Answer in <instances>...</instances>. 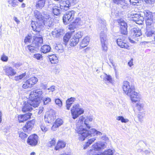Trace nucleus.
<instances>
[{
  "mask_svg": "<svg viewBox=\"0 0 155 155\" xmlns=\"http://www.w3.org/2000/svg\"><path fill=\"white\" fill-rule=\"evenodd\" d=\"M11 64L13 66L16 68L19 67L21 65V64L20 63H15L14 62H12Z\"/></svg>",
  "mask_w": 155,
  "mask_h": 155,
  "instance_id": "obj_63",
  "label": "nucleus"
},
{
  "mask_svg": "<svg viewBox=\"0 0 155 155\" xmlns=\"http://www.w3.org/2000/svg\"><path fill=\"white\" fill-rule=\"evenodd\" d=\"M1 59L3 61L6 62L8 61V58L7 56L3 54L2 55Z\"/></svg>",
  "mask_w": 155,
  "mask_h": 155,
  "instance_id": "obj_62",
  "label": "nucleus"
},
{
  "mask_svg": "<svg viewBox=\"0 0 155 155\" xmlns=\"http://www.w3.org/2000/svg\"><path fill=\"white\" fill-rule=\"evenodd\" d=\"M38 137L36 134H34L30 136L28 138L27 143L31 146H35L38 143Z\"/></svg>",
  "mask_w": 155,
  "mask_h": 155,
  "instance_id": "obj_13",
  "label": "nucleus"
},
{
  "mask_svg": "<svg viewBox=\"0 0 155 155\" xmlns=\"http://www.w3.org/2000/svg\"><path fill=\"white\" fill-rule=\"evenodd\" d=\"M51 100L49 97H45L43 98V101L44 105H47L51 101Z\"/></svg>",
  "mask_w": 155,
  "mask_h": 155,
  "instance_id": "obj_51",
  "label": "nucleus"
},
{
  "mask_svg": "<svg viewBox=\"0 0 155 155\" xmlns=\"http://www.w3.org/2000/svg\"><path fill=\"white\" fill-rule=\"evenodd\" d=\"M90 41L89 37H85L81 42L80 46L82 48H84L87 46L89 43Z\"/></svg>",
  "mask_w": 155,
  "mask_h": 155,
  "instance_id": "obj_25",
  "label": "nucleus"
},
{
  "mask_svg": "<svg viewBox=\"0 0 155 155\" xmlns=\"http://www.w3.org/2000/svg\"><path fill=\"white\" fill-rule=\"evenodd\" d=\"M117 22L119 25L120 26V28L127 26V23L122 19H120L117 20Z\"/></svg>",
  "mask_w": 155,
  "mask_h": 155,
  "instance_id": "obj_39",
  "label": "nucleus"
},
{
  "mask_svg": "<svg viewBox=\"0 0 155 155\" xmlns=\"http://www.w3.org/2000/svg\"><path fill=\"white\" fill-rule=\"evenodd\" d=\"M113 2L124 9L127 8V4L125 3L124 0H113Z\"/></svg>",
  "mask_w": 155,
  "mask_h": 155,
  "instance_id": "obj_22",
  "label": "nucleus"
},
{
  "mask_svg": "<svg viewBox=\"0 0 155 155\" xmlns=\"http://www.w3.org/2000/svg\"><path fill=\"white\" fill-rule=\"evenodd\" d=\"M51 48L50 46L47 45H43L41 47V52L46 54L50 51Z\"/></svg>",
  "mask_w": 155,
  "mask_h": 155,
  "instance_id": "obj_29",
  "label": "nucleus"
},
{
  "mask_svg": "<svg viewBox=\"0 0 155 155\" xmlns=\"http://www.w3.org/2000/svg\"><path fill=\"white\" fill-rule=\"evenodd\" d=\"M150 26H147L146 31L145 34L147 37H150L152 35L154 34L155 31L152 28L149 27Z\"/></svg>",
  "mask_w": 155,
  "mask_h": 155,
  "instance_id": "obj_30",
  "label": "nucleus"
},
{
  "mask_svg": "<svg viewBox=\"0 0 155 155\" xmlns=\"http://www.w3.org/2000/svg\"><path fill=\"white\" fill-rule=\"evenodd\" d=\"M45 15V14H44L43 15H42L41 13L37 10H35L34 12V16L37 20H43L44 18Z\"/></svg>",
  "mask_w": 155,
  "mask_h": 155,
  "instance_id": "obj_24",
  "label": "nucleus"
},
{
  "mask_svg": "<svg viewBox=\"0 0 155 155\" xmlns=\"http://www.w3.org/2000/svg\"><path fill=\"white\" fill-rule=\"evenodd\" d=\"M55 139L54 138H53L52 140L49 142V143L48 144V146L49 147H51L53 146H54L55 145Z\"/></svg>",
  "mask_w": 155,
  "mask_h": 155,
  "instance_id": "obj_58",
  "label": "nucleus"
},
{
  "mask_svg": "<svg viewBox=\"0 0 155 155\" xmlns=\"http://www.w3.org/2000/svg\"><path fill=\"white\" fill-rule=\"evenodd\" d=\"M116 119L118 120H120L122 123H127L129 121L128 119L124 118L122 116H120L117 117Z\"/></svg>",
  "mask_w": 155,
  "mask_h": 155,
  "instance_id": "obj_41",
  "label": "nucleus"
},
{
  "mask_svg": "<svg viewBox=\"0 0 155 155\" xmlns=\"http://www.w3.org/2000/svg\"><path fill=\"white\" fill-rule=\"evenodd\" d=\"M93 120V118L91 117H89L87 118V119L85 120L84 121V124L86 125V127L90 129L91 127L90 126V125L88 124V121H91Z\"/></svg>",
  "mask_w": 155,
  "mask_h": 155,
  "instance_id": "obj_43",
  "label": "nucleus"
},
{
  "mask_svg": "<svg viewBox=\"0 0 155 155\" xmlns=\"http://www.w3.org/2000/svg\"><path fill=\"white\" fill-rule=\"evenodd\" d=\"M8 2L9 5L12 7H15L17 5V1L16 0H8Z\"/></svg>",
  "mask_w": 155,
  "mask_h": 155,
  "instance_id": "obj_42",
  "label": "nucleus"
},
{
  "mask_svg": "<svg viewBox=\"0 0 155 155\" xmlns=\"http://www.w3.org/2000/svg\"><path fill=\"white\" fill-rule=\"evenodd\" d=\"M64 33V29L56 28L51 33L54 37L57 38L62 36Z\"/></svg>",
  "mask_w": 155,
  "mask_h": 155,
  "instance_id": "obj_19",
  "label": "nucleus"
},
{
  "mask_svg": "<svg viewBox=\"0 0 155 155\" xmlns=\"http://www.w3.org/2000/svg\"><path fill=\"white\" fill-rule=\"evenodd\" d=\"M31 84L29 81V79H28L26 82L24 83L22 87L24 89L31 88L32 87Z\"/></svg>",
  "mask_w": 155,
  "mask_h": 155,
  "instance_id": "obj_38",
  "label": "nucleus"
},
{
  "mask_svg": "<svg viewBox=\"0 0 155 155\" xmlns=\"http://www.w3.org/2000/svg\"><path fill=\"white\" fill-rule=\"evenodd\" d=\"M33 57L38 60H40L42 58V56L41 54L39 53L35 54L33 55Z\"/></svg>",
  "mask_w": 155,
  "mask_h": 155,
  "instance_id": "obj_57",
  "label": "nucleus"
},
{
  "mask_svg": "<svg viewBox=\"0 0 155 155\" xmlns=\"http://www.w3.org/2000/svg\"><path fill=\"white\" fill-rule=\"evenodd\" d=\"M105 144L103 143L98 142L93 145V148L94 150H100L104 147Z\"/></svg>",
  "mask_w": 155,
  "mask_h": 155,
  "instance_id": "obj_23",
  "label": "nucleus"
},
{
  "mask_svg": "<svg viewBox=\"0 0 155 155\" xmlns=\"http://www.w3.org/2000/svg\"><path fill=\"white\" fill-rule=\"evenodd\" d=\"M41 130L44 132L47 131L48 130V128H46L45 126L43 124H41Z\"/></svg>",
  "mask_w": 155,
  "mask_h": 155,
  "instance_id": "obj_64",
  "label": "nucleus"
},
{
  "mask_svg": "<svg viewBox=\"0 0 155 155\" xmlns=\"http://www.w3.org/2000/svg\"><path fill=\"white\" fill-rule=\"evenodd\" d=\"M49 58L52 64H56L58 63V58L55 54L49 55Z\"/></svg>",
  "mask_w": 155,
  "mask_h": 155,
  "instance_id": "obj_32",
  "label": "nucleus"
},
{
  "mask_svg": "<svg viewBox=\"0 0 155 155\" xmlns=\"http://www.w3.org/2000/svg\"><path fill=\"white\" fill-rule=\"evenodd\" d=\"M38 48L36 46L34 45H33V44L28 45L27 47V48L29 51L30 52L32 53H35L38 51Z\"/></svg>",
  "mask_w": 155,
  "mask_h": 155,
  "instance_id": "obj_28",
  "label": "nucleus"
},
{
  "mask_svg": "<svg viewBox=\"0 0 155 155\" xmlns=\"http://www.w3.org/2000/svg\"><path fill=\"white\" fill-rule=\"evenodd\" d=\"M135 87L134 86H130L129 82L124 81L123 85V89L125 93L128 95L130 92L134 91Z\"/></svg>",
  "mask_w": 155,
  "mask_h": 155,
  "instance_id": "obj_10",
  "label": "nucleus"
},
{
  "mask_svg": "<svg viewBox=\"0 0 155 155\" xmlns=\"http://www.w3.org/2000/svg\"><path fill=\"white\" fill-rule=\"evenodd\" d=\"M84 23V21L83 20V18L81 19L79 17L76 18L73 22V25H76L77 26L82 25Z\"/></svg>",
  "mask_w": 155,
  "mask_h": 155,
  "instance_id": "obj_26",
  "label": "nucleus"
},
{
  "mask_svg": "<svg viewBox=\"0 0 155 155\" xmlns=\"http://www.w3.org/2000/svg\"><path fill=\"white\" fill-rule=\"evenodd\" d=\"M141 35V31L138 28H134L130 31V36L133 39L140 37Z\"/></svg>",
  "mask_w": 155,
  "mask_h": 155,
  "instance_id": "obj_17",
  "label": "nucleus"
},
{
  "mask_svg": "<svg viewBox=\"0 0 155 155\" xmlns=\"http://www.w3.org/2000/svg\"><path fill=\"white\" fill-rule=\"evenodd\" d=\"M45 2L46 0H38L36 3V8L41 9L44 6Z\"/></svg>",
  "mask_w": 155,
  "mask_h": 155,
  "instance_id": "obj_27",
  "label": "nucleus"
},
{
  "mask_svg": "<svg viewBox=\"0 0 155 155\" xmlns=\"http://www.w3.org/2000/svg\"><path fill=\"white\" fill-rule=\"evenodd\" d=\"M75 130L80 135L79 139L81 141L84 140L87 137L94 136L96 134V130L94 128L88 130L84 128L82 125L77 127L76 128Z\"/></svg>",
  "mask_w": 155,
  "mask_h": 155,
  "instance_id": "obj_1",
  "label": "nucleus"
},
{
  "mask_svg": "<svg viewBox=\"0 0 155 155\" xmlns=\"http://www.w3.org/2000/svg\"><path fill=\"white\" fill-rule=\"evenodd\" d=\"M104 80L105 81H107L110 83H111L112 82V79L110 75H107L106 74L105 77L104 78Z\"/></svg>",
  "mask_w": 155,
  "mask_h": 155,
  "instance_id": "obj_53",
  "label": "nucleus"
},
{
  "mask_svg": "<svg viewBox=\"0 0 155 155\" xmlns=\"http://www.w3.org/2000/svg\"><path fill=\"white\" fill-rule=\"evenodd\" d=\"M28 79L32 87L33 85L36 84L38 81V78L35 77H32Z\"/></svg>",
  "mask_w": 155,
  "mask_h": 155,
  "instance_id": "obj_40",
  "label": "nucleus"
},
{
  "mask_svg": "<svg viewBox=\"0 0 155 155\" xmlns=\"http://www.w3.org/2000/svg\"><path fill=\"white\" fill-rule=\"evenodd\" d=\"M77 0H66L61 1V5L62 6L68 10L70 7L74 5L77 3Z\"/></svg>",
  "mask_w": 155,
  "mask_h": 155,
  "instance_id": "obj_15",
  "label": "nucleus"
},
{
  "mask_svg": "<svg viewBox=\"0 0 155 155\" xmlns=\"http://www.w3.org/2000/svg\"><path fill=\"white\" fill-rule=\"evenodd\" d=\"M43 20L44 25L45 26L49 27L52 26V20L48 14L44 15V18Z\"/></svg>",
  "mask_w": 155,
  "mask_h": 155,
  "instance_id": "obj_18",
  "label": "nucleus"
},
{
  "mask_svg": "<svg viewBox=\"0 0 155 155\" xmlns=\"http://www.w3.org/2000/svg\"><path fill=\"white\" fill-rule=\"evenodd\" d=\"M48 10L51 12L55 15L59 16L62 13V12H64L68 10L65 9L61 5V1L59 4V6L52 3H49L48 5Z\"/></svg>",
  "mask_w": 155,
  "mask_h": 155,
  "instance_id": "obj_2",
  "label": "nucleus"
},
{
  "mask_svg": "<svg viewBox=\"0 0 155 155\" xmlns=\"http://www.w3.org/2000/svg\"><path fill=\"white\" fill-rule=\"evenodd\" d=\"M144 105L143 104L139 103H137L136 107L137 109L139 111H140L143 109Z\"/></svg>",
  "mask_w": 155,
  "mask_h": 155,
  "instance_id": "obj_47",
  "label": "nucleus"
},
{
  "mask_svg": "<svg viewBox=\"0 0 155 155\" xmlns=\"http://www.w3.org/2000/svg\"><path fill=\"white\" fill-rule=\"evenodd\" d=\"M100 37L102 47V50L104 52H106L107 50L108 41L106 34L104 31H101L100 34Z\"/></svg>",
  "mask_w": 155,
  "mask_h": 155,
  "instance_id": "obj_6",
  "label": "nucleus"
},
{
  "mask_svg": "<svg viewBox=\"0 0 155 155\" xmlns=\"http://www.w3.org/2000/svg\"><path fill=\"white\" fill-rule=\"evenodd\" d=\"M26 74L25 73H24L21 74L18 76H15L14 77V80L16 81H18L22 79L26 76Z\"/></svg>",
  "mask_w": 155,
  "mask_h": 155,
  "instance_id": "obj_44",
  "label": "nucleus"
},
{
  "mask_svg": "<svg viewBox=\"0 0 155 155\" xmlns=\"http://www.w3.org/2000/svg\"><path fill=\"white\" fill-rule=\"evenodd\" d=\"M35 122V120L34 119L27 122L23 127V131L25 132L29 133L33 127Z\"/></svg>",
  "mask_w": 155,
  "mask_h": 155,
  "instance_id": "obj_12",
  "label": "nucleus"
},
{
  "mask_svg": "<svg viewBox=\"0 0 155 155\" xmlns=\"http://www.w3.org/2000/svg\"><path fill=\"white\" fill-rule=\"evenodd\" d=\"M4 70L5 74L9 77L14 76L16 74V72L12 67L7 66L5 67Z\"/></svg>",
  "mask_w": 155,
  "mask_h": 155,
  "instance_id": "obj_20",
  "label": "nucleus"
},
{
  "mask_svg": "<svg viewBox=\"0 0 155 155\" xmlns=\"http://www.w3.org/2000/svg\"><path fill=\"white\" fill-rule=\"evenodd\" d=\"M79 104H77L73 106L71 111L72 118L74 119L76 118L79 115L84 113V110L79 107Z\"/></svg>",
  "mask_w": 155,
  "mask_h": 155,
  "instance_id": "obj_8",
  "label": "nucleus"
},
{
  "mask_svg": "<svg viewBox=\"0 0 155 155\" xmlns=\"http://www.w3.org/2000/svg\"><path fill=\"white\" fill-rule=\"evenodd\" d=\"M132 18L133 21L139 25L142 24L144 21V18L142 16L140 15V14H133Z\"/></svg>",
  "mask_w": 155,
  "mask_h": 155,
  "instance_id": "obj_16",
  "label": "nucleus"
},
{
  "mask_svg": "<svg viewBox=\"0 0 155 155\" xmlns=\"http://www.w3.org/2000/svg\"><path fill=\"white\" fill-rule=\"evenodd\" d=\"M143 1L145 3L149 5L154 4L155 1V0H143Z\"/></svg>",
  "mask_w": 155,
  "mask_h": 155,
  "instance_id": "obj_61",
  "label": "nucleus"
},
{
  "mask_svg": "<svg viewBox=\"0 0 155 155\" xmlns=\"http://www.w3.org/2000/svg\"><path fill=\"white\" fill-rule=\"evenodd\" d=\"M42 94V92L41 89L34 90L31 91L30 94L29 98L31 99L33 101L38 102V105L40 103L39 97Z\"/></svg>",
  "mask_w": 155,
  "mask_h": 155,
  "instance_id": "obj_7",
  "label": "nucleus"
},
{
  "mask_svg": "<svg viewBox=\"0 0 155 155\" xmlns=\"http://www.w3.org/2000/svg\"><path fill=\"white\" fill-rule=\"evenodd\" d=\"M24 118V117L23 115H19L18 117V120L19 122L21 123L23 122L24 121H25V120Z\"/></svg>",
  "mask_w": 155,
  "mask_h": 155,
  "instance_id": "obj_60",
  "label": "nucleus"
},
{
  "mask_svg": "<svg viewBox=\"0 0 155 155\" xmlns=\"http://www.w3.org/2000/svg\"><path fill=\"white\" fill-rule=\"evenodd\" d=\"M113 154V151L110 149H108L102 153L101 155H112Z\"/></svg>",
  "mask_w": 155,
  "mask_h": 155,
  "instance_id": "obj_46",
  "label": "nucleus"
},
{
  "mask_svg": "<svg viewBox=\"0 0 155 155\" xmlns=\"http://www.w3.org/2000/svg\"><path fill=\"white\" fill-rule=\"evenodd\" d=\"M127 26L120 28V31L121 33L123 35H126L127 33Z\"/></svg>",
  "mask_w": 155,
  "mask_h": 155,
  "instance_id": "obj_45",
  "label": "nucleus"
},
{
  "mask_svg": "<svg viewBox=\"0 0 155 155\" xmlns=\"http://www.w3.org/2000/svg\"><path fill=\"white\" fill-rule=\"evenodd\" d=\"M55 102L56 104L59 107H61L62 106V101L59 98L55 99Z\"/></svg>",
  "mask_w": 155,
  "mask_h": 155,
  "instance_id": "obj_56",
  "label": "nucleus"
},
{
  "mask_svg": "<svg viewBox=\"0 0 155 155\" xmlns=\"http://www.w3.org/2000/svg\"><path fill=\"white\" fill-rule=\"evenodd\" d=\"M66 143L62 141H59L55 146V149L56 150H58L60 149H62L65 147Z\"/></svg>",
  "mask_w": 155,
  "mask_h": 155,
  "instance_id": "obj_33",
  "label": "nucleus"
},
{
  "mask_svg": "<svg viewBox=\"0 0 155 155\" xmlns=\"http://www.w3.org/2000/svg\"><path fill=\"white\" fill-rule=\"evenodd\" d=\"M71 33H66L64 37L63 38V44L65 45H67L69 39L71 36Z\"/></svg>",
  "mask_w": 155,
  "mask_h": 155,
  "instance_id": "obj_31",
  "label": "nucleus"
},
{
  "mask_svg": "<svg viewBox=\"0 0 155 155\" xmlns=\"http://www.w3.org/2000/svg\"><path fill=\"white\" fill-rule=\"evenodd\" d=\"M63 121L62 119L58 118L55 121V124L56 127H58L63 124Z\"/></svg>",
  "mask_w": 155,
  "mask_h": 155,
  "instance_id": "obj_48",
  "label": "nucleus"
},
{
  "mask_svg": "<svg viewBox=\"0 0 155 155\" xmlns=\"http://www.w3.org/2000/svg\"><path fill=\"white\" fill-rule=\"evenodd\" d=\"M38 106V102L33 101L31 99H30L27 102H24L22 110L23 112L26 113L32 110L33 109V107L35 108Z\"/></svg>",
  "mask_w": 155,
  "mask_h": 155,
  "instance_id": "obj_3",
  "label": "nucleus"
},
{
  "mask_svg": "<svg viewBox=\"0 0 155 155\" xmlns=\"http://www.w3.org/2000/svg\"><path fill=\"white\" fill-rule=\"evenodd\" d=\"M124 37H120L117 39V43L121 48L129 49V46L125 40Z\"/></svg>",
  "mask_w": 155,
  "mask_h": 155,
  "instance_id": "obj_11",
  "label": "nucleus"
},
{
  "mask_svg": "<svg viewBox=\"0 0 155 155\" xmlns=\"http://www.w3.org/2000/svg\"><path fill=\"white\" fill-rule=\"evenodd\" d=\"M54 119V117L53 116L52 114H49L48 115H45L44 119L45 122L49 123H51L52 120Z\"/></svg>",
  "mask_w": 155,
  "mask_h": 155,
  "instance_id": "obj_36",
  "label": "nucleus"
},
{
  "mask_svg": "<svg viewBox=\"0 0 155 155\" xmlns=\"http://www.w3.org/2000/svg\"><path fill=\"white\" fill-rule=\"evenodd\" d=\"M140 15L142 16L146 21V26H151L153 23V15L149 10L140 12Z\"/></svg>",
  "mask_w": 155,
  "mask_h": 155,
  "instance_id": "obj_4",
  "label": "nucleus"
},
{
  "mask_svg": "<svg viewBox=\"0 0 155 155\" xmlns=\"http://www.w3.org/2000/svg\"><path fill=\"white\" fill-rule=\"evenodd\" d=\"M79 41V40L77 38L73 36L70 40L69 45L71 46H75L78 43Z\"/></svg>",
  "mask_w": 155,
  "mask_h": 155,
  "instance_id": "obj_35",
  "label": "nucleus"
},
{
  "mask_svg": "<svg viewBox=\"0 0 155 155\" xmlns=\"http://www.w3.org/2000/svg\"><path fill=\"white\" fill-rule=\"evenodd\" d=\"M128 95L130 97L132 102H136L139 101L141 99L140 94L135 91V89H134V91L130 92Z\"/></svg>",
  "mask_w": 155,
  "mask_h": 155,
  "instance_id": "obj_14",
  "label": "nucleus"
},
{
  "mask_svg": "<svg viewBox=\"0 0 155 155\" xmlns=\"http://www.w3.org/2000/svg\"><path fill=\"white\" fill-rule=\"evenodd\" d=\"M43 42V40L42 36L38 37L35 36L32 43L33 44V45H34L39 48L42 44Z\"/></svg>",
  "mask_w": 155,
  "mask_h": 155,
  "instance_id": "obj_21",
  "label": "nucleus"
},
{
  "mask_svg": "<svg viewBox=\"0 0 155 155\" xmlns=\"http://www.w3.org/2000/svg\"><path fill=\"white\" fill-rule=\"evenodd\" d=\"M99 22L101 24V26L102 27L105 28V21L104 20L100 19L99 21Z\"/></svg>",
  "mask_w": 155,
  "mask_h": 155,
  "instance_id": "obj_59",
  "label": "nucleus"
},
{
  "mask_svg": "<svg viewBox=\"0 0 155 155\" xmlns=\"http://www.w3.org/2000/svg\"><path fill=\"white\" fill-rule=\"evenodd\" d=\"M75 100V98L71 97L68 99L66 101V107L67 109L69 110L71 104Z\"/></svg>",
  "mask_w": 155,
  "mask_h": 155,
  "instance_id": "obj_34",
  "label": "nucleus"
},
{
  "mask_svg": "<svg viewBox=\"0 0 155 155\" xmlns=\"http://www.w3.org/2000/svg\"><path fill=\"white\" fill-rule=\"evenodd\" d=\"M95 140V138L94 137L90 139H89L88 141L85 144V145L84 147V149H86L92 143L94 142Z\"/></svg>",
  "mask_w": 155,
  "mask_h": 155,
  "instance_id": "obj_37",
  "label": "nucleus"
},
{
  "mask_svg": "<svg viewBox=\"0 0 155 155\" xmlns=\"http://www.w3.org/2000/svg\"><path fill=\"white\" fill-rule=\"evenodd\" d=\"M75 12L71 10L70 11L67 12L64 15L63 17V20L65 24H69L74 19V16Z\"/></svg>",
  "mask_w": 155,
  "mask_h": 155,
  "instance_id": "obj_9",
  "label": "nucleus"
},
{
  "mask_svg": "<svg viewBox=\"0 0 155 155\" xmlns=\"http://www.w3.org/2000/svg\"><path fill=\"white\" fill-rule=\"evenodd\" d=\"M83 36L82 32L78 31L73 36L74 37L77 38L79 41V39L82 37Z\"/></svg>",
  "mask_w": 155,
  "mask_h": 155,
  "instance_id": "obj_49",
  "label": "nucleus"
},
{
  "mask_svg": "<svg viewBox=\"0 0 155 155\" xmlns=\"http://www.w3.org/2000/svg\"><path fill=\"white\" fill-rule=\"evenodd\" d=\"M19 137L21 139L24 140L27 138L28 136V135L23 132H21L19 134Z\"/></svg>",
  "mask_w": 155,
  "mask_h": 155,
  "instance_id": "obj_55",
  "label": "nucleus"
},
{
  "mask_svg": "<svg viewBox=\"0 0 155 155\" xmlns=\"http://www.w3.org/2000/svg\"><path fill=\"white\" fill-rule=\"evenodd\" d=\"M44 25L43 20H37L36 21H32L31 26L34 31H36L37 34L39 33Z\"/></svg>",
  "mask_w": 155,
  "mask_h": 155,
  "instance_id": "obj_5",
  "label": "nucleus"
},
{
  "mask_svg": "<svg viewBox=\"0 0 155 155\" xmlns=\"http://www.w3.org/2000/svg\"><path fill=\"white\" fill-rule=\"evenodd\" d=\"M31 115L32 114L29 112L25 114H23V115L24 117L23 118H24L25 121L27 120L28 119H29L31 118Z\"/></svg>",
  "mask_w": 155,
  "mask_h": 155,
  "instance_id": "obj_52",
  "label": "nucleus"
},
{
  "mask_svg": "<svg viewBox=\"0 0 155 155\" xmlns=\"http://www.w3.org/2000/svg\"><path fill=\"white\" fill-rule=\"evenodd\" d=\"M32 39V37L31 35H28L25 37L24 40V42L25 43L30 42Z\"/></svg>",
  "mask_w": 155,
  "mask_h": 155,
  "instance_id": "obj_54",
  "label": "nucleus"
},
{
  "mask_svg": "<svg viewBox=\"0 0 155 155\" xmlns=\"http://www.w3.org/2000/svg\"><path fill=\"white\" fill-rule=\"evenodd\" d=\"M142 0H130V4L133 5H138V4H139Z\"/></svg>",
  "mask_w": 155,
  "mask_h": 155,
  "instance_id": "obj_50",
  "label": "nucleus"
}]
</instances>
